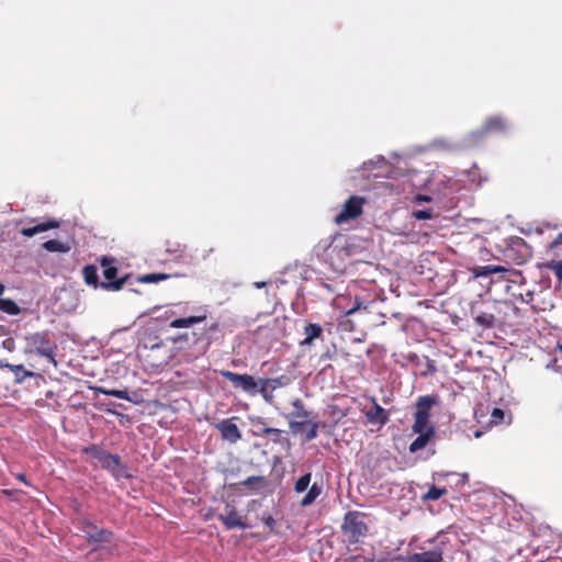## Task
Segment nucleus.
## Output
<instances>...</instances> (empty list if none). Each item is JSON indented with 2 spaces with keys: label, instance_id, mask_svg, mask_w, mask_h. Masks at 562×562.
I'll use <instances>...</instances> for the list:
<instances>
[{
  "label": "nucleus",
  "instance_id": "1",
  "mask_svg": "<svg viewBox=\"0 0 562 562\" xmlns=\"http://www.w3.org/2000/svg\"><path fill=\"white\" fill-rule=\"evenodd\" d=\"M24 355H36L57 367L58 346L48 330L30 333L24 336Z\"/></svg>",
  "mask_w": 562,
  "mask_h": 562
},
{
  "label": "nucleus",
  "instance_id": "2",
  "mask_svg": "<svg viewBox=\"0 0 562 562\" xmlns=\"http://www.w3.org/2000/svg\"><path fill=\"white\" fill-rule=\"evenodd\" d=\"M366 517L364 513L358 510H350L345 514L341 531L347 537L349 543H358L360 538L367 536L369 528Z\"/></svg>",
  "mask_w": 562,
  "mask_h": 562
},
{
  "label": "nucleus",
  "instance_id": "3",
  "mask_svg": "<svg viewBox=\"0 0 562 562\" xmlns=\"http://www.w3.org/2000/svg\"><path fill=\"white\" fill-rule=\"evenodd\" d=\"M100 263L103 268L102 274L105 279V281H102L101 289L111 292L122 290L127 280V276L117 278L119 270L114 265L115 260L110 257H102Z\"/></svg>",
  "mask_w": 562,
  "mask_h": 562
},
{
  "label": "nucleus",
  "instance_id": "4",
  "mask_svg": "<svg viewBox=\"0 0 562 562\" xmlns=\"http://www.w3.org/2000/svg\"><path fill=\"white\" fill-rule=\"evenodd\" d=\"M364 203L366 199L363 196H349V199L344 203L341 211L335 216V224L341 225L360 217L363 213Z\"/></svg>",
  "mask_w": 562,
  "mask_h": 562
},
{
  "label": "nucleus",
  "instance_id": "5",
  "mask_svg": "<svg viewBox=\"0 0 562 562\" xmlns=\"http://www.w3.org/2000/svg\"><path fill=\"white\" fill-rule=\"evenodd\" d=\"M90 451L92 452L93 458L99 461L100 465L103 469L111 471L116 479L128 476L125 473L126 468L122 465L119 456L98 448H91Z\"/></svg>",
  "mask_w": 562,
  "mask_h": 562
},
{
  "label": "nucleus",
  "instance_id": "6",
  "mask_svg": "<svg viewBox=\"0 0 562 562\" xmlns=\"http://www.w3.org/2000/svg\"><path fill=\"white\" fill-rule=\"evenodd\" d=\"M504 256L508 260H512L514 263L520 266L530 258L531 250L522 238L515 237L510 239V243L504 250Z\"/></svg>",
  "mask_w": 562,
  "mask_h": 562
},
{
  "label": "nucleus",
  "instance_id": "7",
  "mask_svg": "<svg viewBox=\"0 0 562 562\" xmlns=\"http://www.w3.org/2000/svg\"><path fill=\"white\" fill-rule=\"evenodd\" d=\"M221 374L228 380L235 389H240L250 395L258 393V382L252 375L247 373L240 374L233 371H222Z\"/></svg>",
  "mask_w": 562,
  "mask_h": 562
},
{
  "label": "nucleus",
  "instance_id": "8",
  "mask_svg": "<svg viewBox=\"0 0 562 562\" xmlns=\"http://www.w3.org/2000/svg\"><path fill=\"white\" fill-rule=\"evenodd\" d=\"M441 544L442 542L431 550L414 553L407 557L396 555L391 560V562H445L443 548Z\"/></svg>",
  "mask_w": 562,
  "mask_h": 562
},
{
  "label": "nucleus",
  "instance_id": "9",
  "mask_svg": "<svg viewBox=\"0 0 562 562\" xmlns=\"http://www.w3.org/2000/svg\"><path fill=\"white\" fill-rule=\"evenodd\" d=\"M218 520H221L228 530L234 528L246 529L248 527L244 518L238 514L236 507L228 503L225 505L224 513L218 515Z\"/></svg>",
  "mask_w": 562,
  "mask_h": 562
},
{
  "label": "nucleus",
  "instance_id": "10",
  "mask_svg": "<svg viewBox=\"0 0 562 562\" xmlns=\"http://www.w3.org/2000/svg\"><path fill=\"white\" fill-rule=\"evenodd\" d=\"M81 530L85 532L89 542H111L113 532L108 529L98 528L92 522L85 520Z\"/></svg>",
  "mask_w": 562,
  "mask_h": 562
},
{
  "label": "nucleus",
  "instance_id": "11",
  "mask_svg": "<svg viewBox=\"0 0 562 562\" xmlns=\"http://www.w3.org/2000/svg\"><path fill=\"white\" fill-rule=\"evenodd\" d=\"M216 429L221 432V437L231 443H236L241 439V434L232 419H223L215 425Z\"/></svg>",
  "mask_w": 562,
  "mask_h": 562
},
{
  "label": "nucleus",
  "instance_id": "12",
  "mask_svg": "<svg viewBox=\"0 0 562 562\" xmlns=\"http://www.w3.org/2000/svg\"><path fill=\"white\" fill-rule=\"evenodd\" d=\"M372 407L364 412L368 423L383 426L389 422L387 412L376 402L375 397H371Z\"/></svg>",
  "mask_w": 562,
  "mask_h": 562
},
{
  "label": "nucleus",
  "instance_id": "13",
  "mask_svg": "<svg viewBox=\"0 0 562 562\" xmlns=\"http://www.w3.org/2000/svg\"><path fill=\"white\" fill-rule=\"evenodd\" d=\"M471 272L475 278L488 277L494 273H510L514 276H520V272L507 269L499 265L477 266L472 268Z\"/></svg>",
  "mask_w": 562,
  "mask_h": 562
},
{
  "label": "nucleus",
  "instance_id": "14",
  "mask_svg": "<svg viewBox=\"0 0 562 562\" xmlns=\"http://www.w3.org/2000/svg\"><path fill=\"white\" fill-rule=\"evenodd\" d=\"M59 226H60V223L58 220L48 218L45 222L38 223L34 226L23 227L20 233H21V235H23L25 237H33L40 233L58 228Z\"/></svg>",
  "mask_w": 562,
  "mask_h": 562
},
{
  "label": "nucleus",
  "instance_id": "15",
  "mask_svg": "<svg viewBox=\"0 0 562 562\" xmlns=\"http://www.w3.org/2000/svg\"><path fill=\"white\" fill-rule=\"evenodd\" d=\"M508 128L507 121L499 115H494L487 117L483 125H482V132L484 134L488 133H505Z\"/></svg>",
  "mask_w": 562,
  "mask_h": 562
},
{
  "label": "nucleus",
  "instance_id": "16",
  "mask_svg": "<svg viewBox=\"0 0 562 562\" xmlns=\"http://www.w3.org/2000/svg\"><path fill=\"white\" fill-rule=\"evenodd\" d=\"M0 368L9 369L13 374L16 383H22L27 378H32L35 375L34 372L29 371L24 368L23 364H11L5 360L0 359Z\"/></svg>",
  "mask_w": 562,
  "mask_h": 562
},
{
  "label": "nucleus",
  "instance_id": "17",
  "mask_svg": "<svg viewBox=\"0 0 562 562\" xmlns=\"http://www.w3.org/2000/svg\"><path fill=\"white\" fill-rule=\"evenodd\" d=\"M417 438L409 445V452L415 453L424 449L436 435L435 428H429L426 432H417Z\"/></svg>",
  "mask_w": 562,
  "mask_h": 562
},
{
  "label": "nucleus",
  "instance_id": "18",
  "mask_svg": "<svg viewBox=\"0 0 562 562\" xmlns=\"http://www.w3.org/2000/svg\"><path fill=\"white\" fill-rule=\"evenodd\" d=\"M438 400L436 396L425 395L420 396L416 403V411L414 415L429 416L432 405L437 404Z\"/></svg>",
  "mask_w": 562,
  "mask_h": 562
},
{
  "label": "nucleus",
  "instance_id": "19",
  "mask_svg": "<svg viewBox=\"0 0 562 562\" xmlns=\"http://www.w3.org/2000/svg\"><path fill=\"white\" fill-rule=\"evenodd\" d=\"M82 277L86 284L94 289H101L102 281L99 280L98 268L94 265H87L82 269Z\"/></svg>",
  "mask_w": 562,
  "mask_h": 562
},
{
  "label": "nucleus",
  "instance_id": "20",
  "mask_svg": "<svg viewBox=\"0 0 562 562\" xmlns=\"http://www.w3.org/2000/svg\"><path fill=\"white\" fill-rule=\"evenodd\" d=\"M304 334H305V338L301 342V345L311 346L315 339H317L322 336L323 328L318 324L308 323L307 325L304 326Z\"/></svg>",
  "mask_w": 562,
  "mask_h": 562
},
{
  "label": "nucleus",
  "instance_id": "21",
  "mask_svg": "<svg viewBox=\"0 0 562 562\" xmlns=\"http://www.w3.org/2000/svg\"><path fill=\"white\" fill-rule=\"evenodd\" d=\"M238 485L246 486L251 492H259L268 486V481L265 476L254 475L241 481Z\"/></svg>",
  "mask_w": 562,
  "mask_h": 562
},
{
  "label": "nucleus",
  "instance_id": "22",
  "mask_svg": "<svg viewBox=\"0 0 562 562\" xmlns=\"http://www.w3.org/2000/svg\"><path fill=\"white\" fill-rule=\"evenodd\" d=\"M250 425H251V434L255 437H267L271 429V427L267 426L265 419L259 416L251 417Z\"/></svg>",
  "mask_w": 562,
  "mask_h": 562
},
{
  "label": "nucleus",
  "instance_id": "23",
  "mask_svg": "<svg viewBox=\"0 0 562 562\" xmlns=\"http://www.w3.org/2000/svg\"><path fill=\"white\" fill-rule=\"evenodd\" d=\"M205 319H206V315L176 318L172 322H170L169 326L171 328H188V327L192 326L193 324L204 322Z\"/></svg>",
  "mask_w": 562,
  "mask_h": 562
},
{
  "label": "nucleus",
  "instance_id": "24",
  "mask_svg": "<svg viewBox=\"0 0 562 562\" xmlns=\"http://www.w3.org/2000/svg\"><path fill=\"white\" fill-rule=\"evenodd\" d=\"M181 278L184 277L183 273H175V274H168V273H146L140 277H138V281L140 283H157L160 281L168 280L170 278Z\"/></svg>",
  "mask_w": 562,
  "mask_h": 562
},
{
  "label": "nucleus",
  "instance_id": "25",
  "mask_svg": "<svg viewBox=\"0 0 562 562\" xmlns=\"http://www.w3.org/2000/svg\"><path fill=\"white\" fill-rule=\"evenodd\" d=\"M429 428H435L429 423V416L414 415L413 432H426Z\"/></svg>",
  "mask_w": 562,
  "mask_h": 562
},
{
  "label": "nucleus",
  "instance_id": "26",
  "mask_svg": "<svg viewBox=\"0 0 562 562\" xmlns=\"http://www.w3.org/2000/svg\"><path fill=\"white\" fill-rule=\"evenodd\" d=\"M292 406L294 408V412L292 413V416L294 418L310 419L312 417V413L305 408L304 403L301 398H295L292 402Z\"/></svg>",
  "mask_w": 562,
  "mask_h": 562
},
{
  "label": "nucleus",
  "instance_id": "27",
  "mask_svg": "<svg viewBox=\"0 0 562 562\" xmlns=\"http://www.w3.org/2000/svg\"><path fill=\"white\" fill-rule=\"evenodd\" d=\"M474 322L476 325L483 328H492L495 325V316L490 312H480L475 317Z\"/></svg>",
  "mask_w": 562,
  "mask_h": 562
},
{
  "label": "nucleus",
  "instance_id": "28",
  "mask_svg": "<svg viewBox=\"0 0 562 562\" xmlns=\"http://www.w3.org/2000/svg\"><path fill=\"white\" fill-rule=\"evenodd\" d=\"M42 246L49 252H68L70 250L69 245L57 239L47 240Z\"/></svg>",
  "mask_w": 562,
  "mask_h": 562
},
{
  "label": "nucleus",
  "instance_id": "29",
  "mask_svg": "<svg viewBox=\"0 0 562 562\" xmlns=\"http://www.w3.org/2000/svg\"><path fill=\"white\" fill-rule=\"evenodd\" d=\"M0 311L12 316L21 313L19 305L11 299H0Z\"/></svg>",
  "mask_w": 562,
  "mask_h": 562
},
{
  "label": "nucleus",
  "instance_id": "30",
  "mask_svg": "<svg viewBox=\"0 0 562 562\" xmlns=\"http://www.w3.org/2000/svg\"><path fill=\"white\" fill-rule=\"evenodd\" d=\"M322 494V486L317 485L316 483H314L307 494L302 498L301 501V506L303 507H306V506H310L311 504H313L316 498Z\"/></svg>",
  "mask_w": 562,
  "mask_h": 562
},
{
  "label": "nucleus",
  "instance_id": "31",
  "mask_svg": "<svg viewBox=\"0 0 562 562\" xmlns=\"http://www.w3.org/2000/svg\"><path fill=\"white\" fill-rule=\"evenodd\" d=\"M446 487H437L436 485H431L427 493L423 496L425 501H437L440 497L447 494Z\"/></svg>",
  "mask_w": 562,
  "mask_h": 562
},
{
  "label": "nucleus",
  "instance_id": "32",
  "mask_svg": "<svg viewBox=\"0 0 562 562\" xmlns=\"http://www.w3.org/2000/svg\"><path fill=\"white\" fill-rule=\"evenodd\" d=\"M258 382V392L261 394L263 400L268 403H270L273 398V392L274 390H271V386L267 384V379H260Z\"/></svg>",
  "mask_w": 562,
  "mask_h": 562
},
{
  "label": "nucleus",
  "instance_id": "33",
  "mask_svg": "<svg viewBox=\"0 0 562 562\" xmlns=\"http://www.w3.org/2000/svg\"><path fill=\"white\" fill-rule=\"evenodd\" d=\"M542 267L551 270L557 277L559 283L562 282V260H551L543 263Z\"/></svg>",
  "mask_w": 562,
  "mask_h": 562
},
{
  "label": "nucleus",
  "instance_id": "34",
  "mask_svg": "<svg viewBox=\"0 0 562 562\" xmlns=\"http://www.w3.org/2000/svg\"><path fill=\"white\" fill-rule=\"evenodd\" d=\"M266 379H267V384L270 385L271 390H274V391L277 389L284 387L290 383V378L286 375H280V376L272 378V379L266 378Z\"/></svg>",
  "mask_w": 562,
  "mask_h": 562
},
{
  "label": "nucleus",
  "instance_id": "35",
  "mask_svg": "<svg viewBox=\"0 0 562 562\" xmlns=\"http://www.w3.org/2000/svg\"><path fill=\"white\" fill-rule=\"evenodd\" d=\"M98 390L100 393L109 395V396H113V397H116L120 400H126V401L131 400L128 392L125 390H115V389L109 390V389H103V387H99Z\"/></svg>",
  "mask_w": 562,
  "mask_h": 562
},
{
  "label": "nucleus",
  "instance_id": "36",
  "mask_svg": "<svg viewBox=\"0 0 562 562\" xmlns=\"http://www.w3.org/2000/svg\"><path fill=\"white\" fill-rule=\"evenodd\" d=\"M311 477H312V474L311 473H306L304 475H302L296 482H295V485H294V491L296 493H303L307 490L308 485H310V482H311Z\"/></svg>",
  "mask_w": 562,
  "mask_h": 562
},
{
  "label": "nucleus",
  "instance_id": "37",
  "mask_svg": "<svg viewBox=\"0 0 562 562\" xmlns=\"http://www.w3.org/2000/svg\"><path fill=\"white\" fill-rule=\"evenodd\" d=\"M283 430L271 427L269 435L267 437H269L273 443H282L283 441L289 443V439L283 437Z\"/></svg>",
  "mask_w": 562,
  "mask_h": 562
},
{
  "label": "nucleus",
  "instance_id": "38",
  "mask_svg": "<svg viewBox=\"0 0 562 562\" xmlns=\"http://www.w3.org/2000/svg\"><path fill=\"white\" fill-rule=\"evenodd\" d=\"M307 426H308V429L306 431L305 439L307 441H311L318 436V428L321 426V423L310 420Z\"/></svg>",
  "mask_w": 562,
  "mask_h": 562
},
{
  "label": "nucleus",
  "instance_id": "39",
  "mask_svg": "<svg viewBox=\"0 0 562 562\" xmlns=\"http://www.w3.org/2000/svg\"><path fill=\"white\" fill-rule=\"evenodd\" d=\"M311 419L290 420L289 426L292 432L297 434L304 430Z\"/></svg>",
  "mask_w": 562,
  "mask_h": 562
},
{
  "label": "nucleus",
  "instance_id": "40",
  "mask_svg": "<svg viewBox=\"0 0 562 562\" xmlns=\"http://www.w3.org/2000/svg\"><path fill=\"white\" fill-rule=\"evenodd\" d=\"M412 215L416 220H430L434 217V211L432 209L415 210Z\"/></svg>",
  "mask_w": 562,
  "mask_h": 562
},
{
  "label": "nucleus",
  "instance_id": "41",
  "mask_svg": "<svg viewBox=\"0 0 562 562\" xmlns=\"http://www.w3.org/2000/svg\"><path fill=\"white\" fill-rule=\"evenodd\" d=\"M437 372V367L434 360L426 358V369L422 372L423 376L432 375Z\"/></svg>",
  "mask_w": 562,
  "mask_h": 562
},
{
  "label": "nucleus",
  "instance_id": "42",
  "mask_svg": "<svg viewBox=\"0 0 562 562\" xmlns=\"http://www.w3.org/2000/svg\"><path fill=\"white\" fill-rule=\"evenodd\" d=\"M184 250H186V246L182 244H179V243H176L175 246H172V248L170 247V244L168 243V246L166 248L167 252L176 255L178 257H180L184 252Z\"/></svg>",
  "mask_w": 562,
  "mask_h": 562
},
{
  "label": "nucleus",
  "instance_id": "43",
  "mask_svg": "<svg viewBox=\"0 0 562 562\" xmlns=\"http://www.w3.org/2000/svg\"><path fill=\"white\" fill-rule=\"evenodd\" d=\"M2 348L9 352H13L16 348L15 340L12 337H8L2 341Z\"/></svg>",
  "mask_w": 562,
  "mask_h": 562
},
{
  "label": "nucleus",
  "instance_id": "44",
  "mask_svg": "<svg viewBox=\"0 0 562 562\" xmlns=\"http://www.w3.org/2000/svg\"><path fill=\"white\" fill-rule=\"evenodd\" d=\"M504 412L501 408L495 407L492 412V423L499 424L504 419Z\"/></svg>",
  "mask_w": 562,
  "mask_h": 562
},
{
  "label": "nucleus",
  "instance_id": "45",
  "mask_svg": "<svg viewBox=\"0 0 562 562\" xmlns=\"http://www.w3.org/2000/svg\"><path fill=\"white\" fill-rule=\"evenodd\" d=\"M262 521L269 528L270 531L274 530L276 519L272 516H270V515L263 516Z\"/></svg>",
  "mask_w": 562,
  "mask_h": 562
},
{
  "label": "nucleus",
  "instance_id": "46",
  "mask_svg": "<svg viewBox=\"0 0 562 562\" xmlns=\"http://www.w3.org/2000/svg\"><path fill=\"white\" fill-rule=\"evenodd\" d=\"M345 562H373L372 558H362L360 555H351L345 559Z\"/></svg>",
  "mask_w": 562,
  "mask_h": 562
},
{
  "label": "nucleus",
  "instance_id": "47",
  "mask_svg": "<svg viewBox=\"0 0 562 562\" xmlns=\"http://www.w3.org/2000/svg\"><path fill=\"white\" fill-rule=\"evenodd\" d=\"M559 245H562V233L558 234L557 237L551 241L550 248L553 249Z\"/></svg>",
  "mask_w": 562,
  "mask_h": 562
},
{
  "label": "nucleus",
  "instance_id": "48",
  "mask_svg": "<svg viewBox=\"0 0 562 562\" xmlns=\"http://www.w3.org/2000/svg\"><path fill=\"white\" fill-rule=\"evenodd\" d=\"M533 293L528 291L526 295H521V301L526 303H530L532 301Z\"/></svg>",
  "mask_w": 562,
  "mask_h": 562
},
{
  "label": "nucleus",
  "instance_id": "49",
  "mask_svg": "<svg viewBox=\"0 0 562 562\" xmlns=\"http://www.w3.org/2000/svg\"><path fill=\"white\" fill-rule=\"evenodd\" d=\"M360 308V304H357L356 306L351 307L350 310L347 311L346 315L349 316V315H352L356 311H358Z\"/></svg>",
  "mask_w": 562,
  "mask_h": 562
},
{
  "label": "nucleus",
  "instance_id": "50",
  "mask_svg": "<svg viewBox=\"0 0 562 562\" xmlns=\"http://www.w3.org/2000/svg\"><path fill=\"white\" fill-rule=\"evenodd\" d=\"M430 200H431L430 196H427V195H418L417 196V201H426V202H428Z\"/></svg>",
  "mask_w": 562,
  "mask_h": 562
},
{
  "label": "nucleus",
  "instance_id": "51",
  "mask_svg": "<svg viewBox=\"0 0 562 562\" xmlns=\"http://www.w3.org/2000/svg\"><path fill=\"white\" fill-rule=\"evenodd\" d=\"M16 479H18V480H20V481H22V482H24V483H27V482H26V476H25V474H23V473L18 474V475H16Z\"/></svg>",
  "mask_w": 562,
  "mask_h": 562
},
{
  "label": "nucleus",
  "instance_id": "52",
  "mask_svg": "<svg viewBox=\"0 0 562 562\" xmlns=\"http://www.w3.org/2000/svg\"><path fill=\"white\" fill-rule=\"evenodd\" d=\"M4 290H5V286L2 283H0V295L4 292Z\"/></svg>",
  "mask_w": 562,
  "mask_h": 562
},
{
  "label": "nucleus",
  "instance_id": "53",
  "mask_svg": "<svg viewBox=\"0 0 562 562\" xmlns=\"http://www.w3.org/2000/svg\"><path fill=\"white\" fill-rule=\"evenodd\" d=\"M216 328H217V324H214V325H212V326L210 327V329H212V330H213V329H216Z\"/></svg>",
  "mask_w": 562,
  "mask_h": 562
},
{
  "label": "nucleus",
  "instance_id": "54",
  "mask_svg": "<svg viewBox=\"0 0 562 562\" xmlns=\"http://www.w3.org/2000/svg\"><path fill=\"white\" fill-rule=\"evenodd\" d=\"M4 331V327L3 326H0V335H2Z\"/></svg>",
  "mask_w": 562,
  "mask_h": 562
},
{
  "label": "nucleus",
  "instance_id": "55",
  "mask_svg": "<svg viewBox=\"0 0 562 562\" xmlns=\"http://www.w3.org/2000/svg\"><path fill=\"white\" fill-rule=\"evenodd\" d=\"M159 346H160L159 344H156V345H153V347H151V348H157V347H159Z\"/></svg>",
  "mask_w": 562,
  "mask_h": 562
}]
</instances>
